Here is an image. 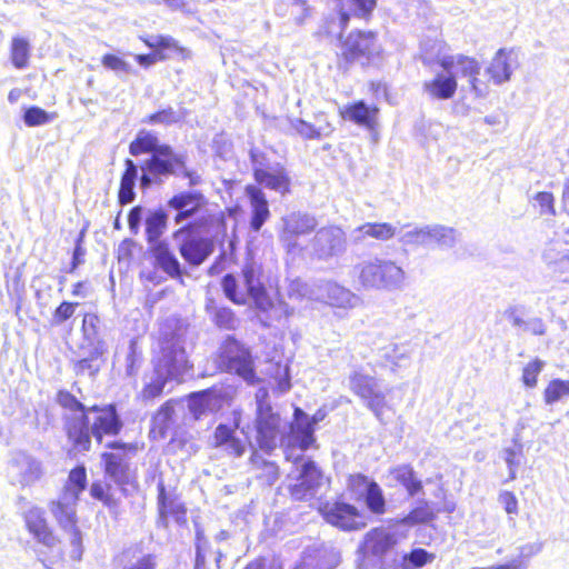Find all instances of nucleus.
<instances>
[{"label": "nucleus", "mask_w": 569, "mask_h": 569, "mask_svg": "<svg viewBox=\"0 0 569 569\" xmlns=\"http://www.w3.org/2000/svg\"><path fill=\"white\" fill-rule=\"evenodd\" d=\"M197 234L184 236L186 238L179 244V253L183 260L191 267L202 264L213 252V241Z\"/></svg>", "instance_id": "nucleus-22"}, {"label": "nucleus", "mask_w": 569, "mask_h": 569, "mask_svg": "<svg viewBox=\"0 0 569 569\" xmlns=\"http://www.w3.org/2000/svg\"><path fill=\"white\" fill-rule=\"evenodd\" d=\"M312 229V226H309L303 218L292 217L286 221L281 231V239L284 241H291L295 237L311 232Z\"/></svg>", "instance_id": "nucleus-45"}, {"label": "nucleus", "mask_w": 569, "mask_h": 569, "mask_svg": "<svg viewBox=\"0 0 569 569\" xmlns=\"http://www.w3.org/2000/svg\"><path fill=\"white\" fill-rule=\"evenodd\" d=\"M254 429L258 448L270 453L276 448V438L281 429V418L267 401V393L257 400Z\"/></svg>", "instance_id": "nucleus-13"}, {"label": "nucleus", "mask_w": 569, "mask_h": 569, "mask_svg": "<svg viewBox=\"0 0 569 569\" xmlns=\"http://www.w3.org/2000/svg\"><path fill=\"white\" fill-rule=\"evenodd\" d=\"M318 512L327 523L345 532L360 531L369 523L366 512L347 501L343 493L320 502Z\"/></svg>", "instance_id": "nucleus-11"}, {"label": "nucleus", "mask_w": 569, "mask_h": 569, "mask_svg": "<svg viewBox=\"0 0 569 569\" xmlns=\"http://www.w3.org/2000/svg\"><path fill=\"white\" fill-rule=\"evenodd\" d=\"M552 272L563 282H569V253L555 261Z\"/></svg>", "instance_id": "nucleus-56"}, {"label": "nucleus", "mask_w": 569, "mask_h": 569, "mask_svg": "<svg viewBox=\"0 0 569 569\" xmlns=\"http://www.w3.org/2000/svg\"><path fill=\"white\" fill-rule=\"evenodd\" d=\"M84 238V231L82 230L76 240V246L72 252V259L68 272L73 273L77 268L83 263L84 249L82 248V241Z\"/></svg>", "instance_id": "nucleus-55"}, {"label": "nucleus", "mask_w": 569, "mask_h": 569, "mask_svg": "<svg viewBox=\"0 0 569 569\" xmlns=\"http://www.w3.org/2000/svg\"><path fill=\"white\" fill-rule=\"evenodd\" d=\"M153 266L162 270L171 279L183 282V270L174 251L167 241H160L149 247Z\"/></svg>", "instance_id": "nucleus-21"}, {"label": "nucleus", "mask_w": 569, "mask_h": 569, "mask_svg": "<svg viewBox=\"0 0 569 569\" xmlns=\"http://www.w3.org/2000/svg\"><path fill=\"white\" fill-rule=\"evenodd\" d=\"M346 233L337 226L319 229L312 239L313 249L319 259L337 256L346 248Z\"/></svg>", "instance_id": "nucleus-18"}, {"label": "nucleus", "mask_w": 569, "mask_h": 569, "mask_svg": "<svg viewBox=\"0 0 569 569\" xmlns=\"http://www.w3.org/2000/svg\"><path fill=\"white\" fill-rule=\"evenodd\" d=\"M438 66L450 71L455 66L460 69V76L468 79L470 91L476 98H485L490 91L489 80L480 78L481 64L471 56L459 53L457 56H446L438 60Z\"/></svg>", "instance_id": "nucleus-15"}, {"label": "nucleus", "mask_w": 569, "mask_h": 569, "mask_svg": "<svg viewBox=\"0 0 569 569\" xmlns=\"http://www.w3.org/2000/svg\"><path fill=\"white\" fill-rule=\"evenodd\" d=\"M261 277V267L253 261H247L241 269L244 289L232 273L222 277L221 287L226 297L234 305L244 306L250 299L257 309L267 312L274 307V303Z\"/></svg>", "instance_id": "nucleus-6"}, {"label": "nucleus", "mask_w": 569, "mask_h": 569, "mask_svg": "<svg viewBox=\"0 0 569 569\" xmlns=\"http://www.w3.org/2000/svg\"><path fill=\"white\" fill-rule=\"evenodd\" d=\"M162 58H163V56H161L159 52H152L151 51L149 53L137 54L136 56V61L140 66H142L144 68H148L151 64H154L157 62H161Z\"/></svg>", "instance_id": "nucleus-60"}, {"label": "nucleus", "mask_w": 569, "mask_h": 569, "mask_svg": "<svg viewBox=\"0 0 569 569\" xmlns=\"http://www.w3.org/2000/svg\"><path fill=\"white\" fill-rule=\"evenodd\" d=\"M436 511L426 500H420L410 509L403 521L410 526L427 525L436 519Z\"/></svg>", "instance_id": "nucleus-38"}, {"label": "nucleus", "mask_w": 569, "mask_h": 569, "mask_svg": "<svg viewBox=\"0 0 569 569\" xmlns=\"http://www.w3.org/2000/svg\"><path fill=\"white\" fill-rule=\"evenodd\" d=\"M525 330L529 331L533 336H542L546 332V327L541 319H533L527 322Z\"/></svg>", "instance_id": "nucleus-61"}, {"label": "nucleus", "mask_w": 569, "mask_h": 569, "mask_svg": "<svg viewBox=\"0 0 569 569\" xmlns=\"http://www.w3.org/2000/svg\"><path fill=\"white\" fill-rule=\"evenodd\" d=\"M216 362L220 371L236 375L249 385L259 381L250 349L233 336L221 342Z\"/></svg>", "instance_id": "nucleus-10"}, {"label": "nucleus", "mask_w": 569, "mask_h": 569, "mask_svg": "<svg viewBox=\"0 0 569 569\" xmlns=\"http://www.w3.org/2000/svg\"><path fill=\"white\" fill-rule=\"evenodd\" d=\"M57 118V112H47L38 106H31L24 110L23 121L28 127L46 124Z\"/></svg>", "instance_id": "nucleus-46"}, {"label": "nucleus", "mask_w": 569, "mask_h": 569, "mask_svg": "<svg viewBox=\"0 0 569 569\" xmlns=\"http://www.w3.org/2000/svg\"><path fill=\"white\" fill-rule=\"evenodd\" d=\"M295 569H323V567L319 559L316 557H309L298 563Z\"/></svg>", "instance_id": "nucleus-63"}, {"label": "nucleus", "mask_w": 569, "mask_h": 569, "mask_svg": "<svg viewBox=\"0 0 569 569\" xmlns=\"http://www.w3.org/2000/svg\"><path fill=\"white\" fill-rule=\"evenodd\" d=\"M122 558L126 560L121 569H157V556L153 553H137L136 551H124Z\"/></svg>", "instance_id": "nucleus-40"}, {"label": "nucleus", "mask_w": 569, "mask_h": 569, "mask_svg": "<svg viewBox=\"0 0 569 569\" xmlns=\"http://www.w3.org/2000/svg\"><path fill=\"white\" fill-rule=\"evenodd\" d=\"M510 53L506 49H499L492 57L486 72L493 84H502L511 77Z\"/></svg>", "instance_id": "nucleus-29"}, {"label": "nucleus", "mask_w": 569, "mask_h": 569, "mask_svg": "<svg viewBox=\"0 0 569 569\" xmlns=\"http://www.w3.org/2000/svg\"><path fill=\"white\" fill-rule=\"evenodd\" d=\"M143 448L137 441L126 442L111 440L104 445V451L100 453V465L104 477L114 482L117 488L104 480L92 481L89 495L112 513H118L120 499L117 497V489L122 497L129 498L138 495L141 487L136 470L130 467V459L136 457Z\"/></svg>", "instance_id": "nucleus-2"}, {"label": "nucleus", "mask_w": 569, "mask_h": 569, "mask_svg": "<svg viewBox=\"0 0 569 569\" xmlns=\"http://www.w3.org/2000/svg\"><path fill=\"white\" fill-rule=\"evenodd\" d=\"M140 40L152 52H159L163 56L162 61L178 57L180 60H188L191 52L188 48L180 44L178 40L170 36L159 34L156 37H141Z\"/></svg>", "instance_id": "nucleus-24"}, {"label": "nucleus", "mask_w": 569, "mask_h": 569, "mask_svg": "<svg viewBox=\"0 0 569 569\" xmlns=\"http://www.w3.org/2000/svg\"><path fill=\"white\" fill-rule=\"evenodd\" d=\"M535 201L539 207V213L542 216H555V197L552 192L539 191L533 197Z\"/></svg>", "instance_id": "nucleus-52"}, {"label": "nucleus", "mask_w": 569, "mask_h": 569, "mask_svg": "<svg viewBox=\"0 0 569 569\" xmlns=\"http://www.w3.org/2000/svg\"><path fill=\"white\" fill-rule=\"evenodd\" d=\"M214 323L222 329H234V313L228 308L218 309L214 313Z\"/></svg>", "instance_id": "nucleus-54"}, {"label": "nucleus", "mask_w": 569, "mask_h": 569, "mask_svg": "<svg viewBox=\"0 0 569 569\" xmlns=\"http://www.w3.org/2000/svg\"><path fill=\"white\" fill-rule=\"evenodd\" d=\"M168 214L162 210L151 212L146 220V238L151 244L160 242V237L167 228Z\"/></svg>", "instance_id": "nucleus-34"}, {"label": "nucleus", "mask_w": 569, "mask_h": 569, "mask_svg": "<svg viewBox=\"0 0 569 569\" xmlns=\"http://www.w3.org/2000/svg\"><path fill=\"white\" fill-rule=\"evenodd\" d=\"M499 501L502 503L503 509L509 515L518 513V500L513 492L502 491L499 495Z\"/></svg>", "instance_id": "nucleus-57"}, {"label": "nucleus", "mask_w": 569, "mask_h": 569, "mask_svg": "<svg viewBox=\"0 0 569 569\" xmlns=\"http://www.w3.org/2000/svg\"><path fill=\"white\" fill-rule=\"evenodd\" d=\"M101 63L108 70L122 73H132L133 69L128 61L114 53H106L101 58Z\"/></svg>", "instance_id": "nucleus-51"}, {"label": "nucleus", "mask_w": 569, "mask_h": 569, "mask_svg": "<svg viewBox=\"0 0 569 569\" xmlns=\"http://www.w3.org/2000/svg\"><path fill=\"white\" fill-rule=\"evenodd\" d=\"M73 370L78 376H83L86 373L92 376L98 372L99 368L93 366L92 358H83L74 363Z\"/></svg>", "instance_id": "nucleus-58"}, {"label": "nucleus", "mask_w": 569, "mask_h": 569, "mask_svg": "<svg viewBox=\"0 0 569 569\" xmlns=\"http://www.w3.org/2000/svg\"><path fill=\"white\" fill-rule=\"evenodd\" d=\"M56 402L70 412H79L78 417L63 418V432L70 445V452H89L92 438L101 445L104 437H117L123 429V421L114 403L92 405L87 407L67 389H59Z\"/></svg>", "instance_id": "nucleus-1"}, {"label": "nucleus", "mask_w": 569, "mask_h": 569, "mask_svg": "<svg viewBox=\"0 0 569 569\" xmlns=\"http://www.w3.org/2000/svg\"><path fill=\"white\" fill-rule=\"evenodd\" d=\"M168 377L158 375L150 381L144 382L141 390L138 393V399L143 403H150L162 397L164 387L168 382Z\"/></svg>", "instance_id": "nucleus-37"}, {"label": "nucleus", "mask_w": 569, "mask_h": 569, "mask_svg": "<svg viewBox=\"0 0 569 569\" xmlns=\"http://www.w3.org/2000/svg\"><path fill=\"white\" fill-rule=\"evenodd\" d=\"M157 511L159 519L167 525L169 518L178 523H187V507L178 495L168 492L162 481L157 485Z\"/></svg>", "instance_id": "nucleus-19"}, {"label": "nucleus", "mask_w": 569, "mask_h": 569, "mask_svg": "<svg viewBox=\"0 0 569 569\" xmlns=\"http://www.w3.org/2000/svg\"><path fill=\"white\" fill-rule=\"evenodd\" d=\"M77 502L73 498L67 500L59 497L48 503V509L61 531L60 537L64 540V549L73 560H79L82 553V532L79 527Z\"/></svg>", "instance_id": "nucleus-9"}, {"label": "nucleus", "mask_w": 569, "mask_h": 569, "mask_svg": "<svg viewBox=\"0 0 569 569\" xmlns=\"http://www.w3.org/2000/svg\"><path fill=\"white\" fill-rule=\"evenodd\" d=\"M79 302L62 300L52 311L50 325L51 327H61L74 319Z\"/></svg>", "instance_id": "nucleus-41"}, {"label": "nucleus", "mask_w": 569, "mask_h": 569, "mask_svg": "<svg viewBox=\"0 0 569 569\" xmlns=\"http://www.w3.org/2000/svg\"><path fill=\"white\" fill-rule=\"evenodd\" d=\"M300 418L307 419L306 413L300 409H295V419L298 421ZM317 419L313 417L311 420H306L305 423H299L295 431L296 438L298 439V446L301 450H307L315 443V425Z\"/></svg>", "instance_id": "nucleus-33"}, {"label": "nucleus", "mask_w": 569, "mask_h": 569, "mask_svg": "<svg viewBox=\"0 0 569 569\" xmlns=\"http://www.w3.org/2000/svg\"><path fill=\"white\" fill-rule=\"evenodd\" d=\"M249 158L252 163L254 183L246 184L243 191L250 204L249 229L259 232L271 217L269 202L262 187L286 196L292 192V179L283 164L263 168L262 161L266 159V154L262 152L251 151Z\"/></svg>", "instance_id": "nucleus-4"}, {"label": "nucleus", "mask_w": 569, "mask_h": 569, "mask_svg": "<svg viewBox=\"0 0 569 569\" xmlns=\"http://www.w3.org/2000/svg\"><path fill=\"white\" fill-rule=\"evenodd\" d=\"M359 231L366 237L380 241L390 240L396 234V228L388 222H367L359 227Z\"/></svg>", "instance_id": "nucleus-42"}, {"label": "nucleus", "mask_w": 569, "mask_h": 569, "mask_svg": "<svg viewBox=\"0 0 569 569\" xmlns=\"http://www.w3.org/2000/svg\"><path fill=\"white\" fill-rule=\"evenodd\" d=\"M355 273L363 289L389 290L405 279L401 267L391 260L375 258L355 266Z\"/></svg>", "instance_id": "nucleus-12"}, {"label": "nucleus", "mask_w": 569, "mask_h": 569, "mask_svg": "<svg viewBox=\"0 0 569 569\" xmlns=\"http://www.w3.org/2000/svg\"><path fill=\"white\" fill-rule=\"evenodd\" d=\"M180 117L172 107L159 109L142 119L146 124H163L171 126L179 122Z\"/></svg>", "instance_id": "nucleus-47"}, {"label": "nucleus", "mask_w": 569, "mask_h": 569, "mask_svg": "<svg viewBox=\"0 0 569 569\" xmlns=\"http://www.w3.org/2000/svg\"><path fill=\"white\" fill-rule=\"evenodd\" d=\"M322 471L313 460L303 462L298 482L289 487L290 496L297 501H303L312 496L315 490L320 487Z\"/></svg>", "instance_id": "nucleus-20"}, {"label": "nucleus", "mask_w": 569, "mask_h": 569, "mask_svg": "<svg viewBox=\"0 0 569 569\" xmlns=\"http://www.w3.org/2000/svg\"><path fill=\"white\" fill-rule=\"evenodd\" d=\"M350 389L366 401L367 407L376 416L381 415L386 407V397L382 391L377 390L376 381L372 377L353 372L350 376Z\"/></svg>", "instance_id": "nucleus-17"}, {"label": "nucleus", "mask_w": 569, "mask_h": 569, "mask_svg": "<svg viewBox=\"0 0 569 569\" xmlns=\"http://www.w3.org/2000/svg\"><path fill=\"white\" fill-rule=\"evenodd\" d=\"M408 560L413 568H421L435 559V555L422 548H415L408 555Z\"/></svg>", "instance_id": "nucleus-53"}, {"label": "nucleus", "mask_w": 569, "mask_h": 569, "mask_svg": "<svg viewBox=\"0 0 569 569\" xmlns=\"http://www.w3.org/2000/svg\"><path fill=\"white\" fill-rule=\"evenodd\" d=\"M238 423H219L212 433V447L222 449L227 456L240 458L247 450L246 442L237 437Z\"/></svg>", "instance_id": "nucleus-23"}, {"label": "nucleus", "mask_w": 569, "mask_h": 569, "mask_svg": "<svg viewBox=\"0 0 569 569\" xmlns=\"http://www.w3.org/2000/svg\"><path fill=\"white\" fill-rule=\"evenodd\" d=\"M212 392L213 388H208L201 391L192 392L189 396V399L191 401L190 410L197 418L207 411L209 407V401L206 398Z\"/></svg>", "instance_id": "nucleus-50"}, {"label": "nucleus", "mask_w": 569, "mask_h": 569, "mask_svg": "<svg viewBox=\"0 0 569 569\" xmlns=\"http://www.w3.org/2000/svg\"><path fill=\"white\" fill-rule=\"evenodd\" d=\"M10 60L16 69H26L30 64L31 47L28 39L17 36L10 43Z\"/></svg>", "instance_id": "nucleus-32"}, {"label": "nucleus", "mask_w": 569, "mask_h": 569, "mask_svg": "<svg viewBox=\"0 0 569 569\" xmlns=\"http://www.w3.org/2000/svg\"><path fill=\"white\" fill-rule=\"evenodd\" d=\"M208 198L199 190L180 191L168 200V207L176 210L173 221L179 224L191 219L186 224L173 231L172 237L201 233H226L227 221L223 212L207 210Z\"/></svg>", "instance_id": "nucleus-5"}, {"label": "nucleus", "mask_w": 569, "mask_h": 569, "mask_svg": "<svg viewBox=\"0 0 569 569\" xmlns=\"http://www.w3.org/2000/svg\"><path fill=\"white\" fill-rule=\"evenodd\" d=\"M380 54L381 46L377 31L355 29L340 41L337 62L340 69L348 70L355 63L369 66Z\"/></svg>", "instance_id": "nucleus-8"}, {"label": "nucleus", "mask_w": 569, "mask_h": 569, "mask_svg": "<svg viewBox=\"0 0 569 569\" xmlns=\"http://www.w3.org/2000/svg\"><path fill=\"white\" fill-rule=\"evenodd\" d=\"M380 108L373 103H367L359 99L347 103L339 109V116L342 120L349 121L370 133H377L380 128L379 121Z\"/></svg>", "instance_id": "nucleus-16"}, {"label": "nucleus", "mask_w": 569, "mask_h": 569, "mask_svg": "<svg viewBox=\"0 0 569 569\" xmlns=\"http://www.w3.org/2000/svg\"><path fill=\"white\" fill-rule=\"evenodd\" d=\"M569 396V380L552 379L543 390V401L552 405Z\"/></svg>", "instance_id": "nucleus-44"}, {"label": "nucleus", "mask_w": 569, "mask_h": 569, "mask_svg": "<svg viewBox=\"0 0 569 569\" xmlns=\"http://www.w3.org/2000/svg\"><path fill=\"white\" fill-rule=\"evenodd\" d=\"M141 213H142V209L140 206H136V207L131 208L128 213L129 229L133 234H137L139 232Z\"/></svg>", "instance_id": "nucleus-59"}, {"label": "nucleus", "mask_w": 569, "mask_h": 569, "mask_svg": "<svg viewBox=\"0 0 569 569\" xmlns=\"http://www.w3.org/2000/svg\"><path fill=\"white\" fill-rule=\"evenodd\" d=\"M397 545V538L393 533L382 527L370 529L362 540L361 548L365 553L382 558Z\"/></svg>", "instance_id": "nucleus-25"}, {"label": "nucleus", "mask_w": 569, "mask_h": 569, "mask_svg": "<svg viewBox=\"0 0 569 569\" xmlns=\"http://www.w3.org/2000/svg\"><path fill=\"white\" fill-rule=\"evenodd\" d=\"M176 405H177V400L168 399L157 409V412H156L153 419H157L158 417H162L163 422H168L169 420H171V418L174 413ZM150 433H152L154 438H161V439L166 438L167 423H162V425L153 423V426L150 429Z\"/></svg>", "instance_id": "nucleus-43"}, {"label": "nucleus", "mask_w": 569, "mask_h": 569, "mask_svg": "<svg viewBox=\"0 0 569 569\" xmlns=\"http://www.w3.org/2000/svg\"><path fill=\"white\" fill-rule=\"evenodd\" d=\"M561 208L569 216V178L565 180L561 193Z\"/></svg>", "instance_id": "nucleus-64"}, {"label": "nucleus", "mask_w": 569, "mask_h": 569, "mask_svg": "<svg viewBox=\"0 0 569 569\" xmlns=\"http://www.w3.org/2000/svg\"><path fill=\"white\" fill-rule=\"evenodd\" d=\"M423 91L437 100H450L458 90V80L456 74L450 71L438 72L432 79L423 82Z\"/></svg>", "instance_id": "nucleus-26"}, {"label": "nucleus", "mask_w": 569, "mask_h": 569, "mask_svg": "<svg viewBox=\"0 0 569 569\" xmlns=\"http://www.w3.org/2000/svg\"><path fill=\"white\" fill-rule=\"evenodd\" d=\"M249 462L257 471L256 478L261 485L272 486L278 480L280 476L278 465L263 459L257 450L252 451Z\"/></svg>", "instance_id": "nucleus-30"}, {"label": "nucleus", "mask_w": 569, "mask_h": 569, "mask_svg": "<svg viewBox=\"0 0 569 569\" xmlns=\"http://www.w3.org/2000/svg\"><path fill=\"white\" fill-rule=\"evenodd\" d=\"M291 128L297 134L307 140H319L323 134H329L333 130L329 122L323 128H317L315 124L302 119L291 121Z\"/></svg>", "instance_id": "nucleus-39"}, {"label": "nucleus", "mask_w": 569, "mask_h": 569, "mask_svg": "<svg viewBox=\"0 0 569 569\" xmlns=\"http://www.w3.org/2000/svg\"><path fill=\"white\" fill-rule=\"evenodd\" d=\"M89 290V281L87 280H79L74 282L71 287V295L73 297H87Z\"/></svg>", "instance_id": "nucleus-62"}, {"label": "nucleus", "mask_w": 569, "mask_h": 569, "mask_svg": "<svg viewBox=\"0 0 569 569\" xmlns=\"http://www.w3.org/2000/svg\"><path fill=\"white\" fill-rule=\"evenodd\" d=\"M545 366V362L538 358L530 360L523 368L521 381L527 388H536L538 385V377Z\"/></svg>", "instance_id": "nucleus-48"}, {"label": "nucleus", "mask_w": 569, "mask_h": 569, "mask_svg": "<svg viewBox=\"0 0 569 569\" xmlns=\"http://www.w3.org/2000/svg\"><path fill=\"white\" fill-rule=\"evenodd\" d=\"M378 0H350L353 4V12L348 11L343 7L338 10V21L341 30H346L350 23L351 17H358L366 21L371 19L372 12L377 7Z\"/></svg>", "instance_id": "nucleus-31"}, {"label": "nucleus", "mask_w": 569, "mask_h": 569, "mask_svg": "<svg viewBox=\"0 0 569 569\" xmlns=\"http://www.w3.org/2000/svg\"><path fill=\"white\" fill-rule=\"evenodd\" d=\"M540 550V543L523 545L519 548V553L515 559L486 569H527L529 559L539 553Z\"/></svg>", "instance_id": "nucleus-36"}, {"label": "nucleus", "mask_w": 569, "mask_h": 569, "mask_svg": "<svg viewBox=\"0 0 569 569\" xmlns=\"http://www.w3.org/2000/svg\"><path fill=\"white\" fill-rule=\"evenodd\" d=\"M346 490L350 496H360L365 493V503L367 509L376 516H382L387 512V500L380 485L361 472L349 473L346 477Z\"/></svg>", "instance_id": "nucleus-14"}, {"label": "nucleus", "mask_w": 569, "mask_h": 569, "mask_svg": "<svg viewBox=\"0 0 569 569\" xmlns=\"http://www.w3.org/2000/svg\"><path fill=\"white\" fill-rule=\"evenodd\" d=\"M87 482L88 476L86 466L83 463L77 465L68 473L64 490L71 495L74 501H78L80 495L87 487Z\"/></svg>", "instance_id": "nucleus-35"}, {"label": "nucleus", "mask_w": 569, "mask_h": 569, "mask_svg": "<svg viewBox=\"0 0 569 569\" xmlns=\"http://www.w3.org/2000/svg\"><path fill=\"white\" fill-rule=\"evenodd\" d=\"M22 520L29 536L51 552V556L41 552L40 560L44 565H54L61 561L67 553L64 540L54 531L46 510L39 506H31L22 513Z\"/></svg>", "instance_id": "nucleus-7"}, {"label": "nucleus", "mask_w": 569, "mask_h": 569, "mask_svg": "<svg viewBox=\"0 0 569 569\" xmlns=\"http://www.w3.org/2000/svg\"><path fill=\"white\" fill-rule=\"evenodd\" d=\"M389 475L398 485L403 487L407 493L411 497L423 491V483L421 479L418 478L413 467L409 463L398 465L390 468Z\"/></svg>", "instance_id": "nucleus-27"}, {"label": "nucleus", "mask_w": 569, "mask_h": 569, "mask_svg": "<svg viewBox=\"0 0 569 569\" xmlns=\"http://www.w3.org/2000/svg\"><path fill=\"white\" fill-rule=\"evenodd\" d=\"M100 317L96 312H83L81 315L80 330L86 339H94L99 336Z\"/></svg>", "instance_id": "nucleus-49"}, {"label": "nucleus", "mask_w": 569, "mask_h": 569, "mask_svg": "<svg viewBox=\"0 0 569 569\" xmlns=\"http://www.w3.org/2000/svg\"><path fill=\"white\" fill-rule=\"evenodd\" d=\"M129 153L133 157L150 153L140 164L142 188H148L169 176H181L188 179L189 186L201 182L200 176L194 170L187 169L186 157L177 153L170 144L160 143L158 137L151 131L140 130L129 143Z\"/></svg>", "instance_id": "nucleus-3"}, {"label": "nucleus", "mask_w": 569, "mask_h": 569, "mask_svg": "<svg viewBox=\"0 0 569 569\" xmlns=\"http://www.w3.org/2000/svg\"><path fill=\"white\" fill-rule=\"evenodd\" d=\"M124 170L121 173L120 184L118 189V202L121 206L128 204L134 200V182L138 174V168L134 161L130 158L123 161Z\"/></svg>", "instance_id": "nucleus-28"}]
</instances>
